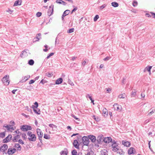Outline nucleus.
Returning <instances> with one entry per match:
<instances>
[{"instance_id": "1", "label": "nucleus", "mask_w": 155, "mask_h": 155, "mask_svg": "<svg viewBox=\"0 0 155 155\" xmlns=\"http://www.w3.org/2000/svg\"><path fill=\"white\" fill-rule=\"evenodd\" d=\"M27 135L28 136V139L31 141H35L36 140V137L35 134H33L30 131H28L27 132Z\"/></svg>"}, {"instance_id": "2", "label": "nucleus", "mask_w": 155, "mask_h": 155, "mask_svg": "<svg viewBox=\"0 0 155 155\" xmlns=\"http://www.w3.org/2000/svg\"><path fill=\"white\" fill-rule=\"evenodd\" d=\"M20 129L23 131H27L29 130H31L32 127L30 126L24 125L21 126Z\"/></svg>"}, {"instance_id": "3", "label": "nucleus", "mask_w": 155, "mask_h": 155, "mask_svg": "<svg viewBox=\"0 0 155 155\" xmlns=\"http://www.w3.org/2000/svg\"><path fill=\"white\" fill-rule=\"evenodd\" d=\"M2 81L5 85H8L10 82L9 75H5L2 78Z\"/></svg>"}, {"instance_id": "4", "label": "nucleus", "mask_w": 155, "mask_h": 155, "mask_svg": "<svg viewBox=\"0 0 155 155\" xmlns=\"http://www.w3.org/2000/svg\"><path fill=\"white\" fill-rule=\"evenodd\" d=\"M88 137L86 136H84L82 138V141L84 146H88L89 145V141Z\"/></svg>"}, {"instance_id": "5", "label": "nucleus", "mask_w": 155, "mask_h": 155, "mask_svg": "<svg viewBox=\"0 0 155 155\" xmlns=\"http://www.w3.org/2000/svg\"><path fill=\"white\" fill-rule=\"evenodd\" d=\"M111 146L113 148L112 150L113 151L116 152L119 150V147L118 146L117 143L112 144Z\"/></svg>"}, {"instance_id": "6", "label": "nucleus", "mask_w": 155, "mask_h": 155, "mask_svg": "<svg viewBox=\"0 0 155 155\" xmlns=\"http://www.w3.org/2000/svg\"><path fill=\"white\" fill-rule=\"evenodd\" d=\"M113 108L115 110L118 111H121L122 108L121 106L117 104H115L113 105Z\"/></svg>"}, {"instance_id": "7", "label": "nucleus", "mask_w": 155, "mask_h": 155, "mask_svg": "<svg viewBox=\"0 0 155 155\" xmlns=\"http://www.w3.org/2000/svg\"><path fill=\"white\" fill-rule=\"evenodd\" d=\"M53 8L54 6L53 5L49 6L48 12V15L49 16H51L53 12Z\"/></svg>"}, {"instance_id": "8", "label": "nucleus", "mask_w": 155, "mask_h": 155, "mask_svg": "<svg viewBox=\"0 0 155 155\" xmlns=\"http://www.w3.org/2000/svg\"><path fill=\"white\" fill-rule=\"evenodd\" d=\"M8 147L7 145L4 144L3 146H2L0 147V151L4 152L8 149Z\"/></svg>"}, {"instance_id": "9", "label": "nucleus", "mask_w": 155, "mask_h": 155, "mask_svg": "<svg viewBox=\"0 0 155 155\" xmlns=\"http://www.w3.org/2000/svg\"><path fill=\"white\" fill-rule=\"evenodd\" d=\"M3 127L7 128V129L9 131H12L14 130V129L12 125H8L6 126L4 125Z\"/></svg>"}, {"instance_id": "10", "label": "nucleus", "mask_w": 155, "mask_h": 155, "mask_svg": "<svg viewBox=\"0 0 155 155\" xmlns=\"http://www.w3.org/2000/svg\"><path fill=\"white\" fill-rule=\"evenodd\" d=\"M12 137L11 135H8L3 140V142L4 143H6L10 141Z\"/></svg>"}, {"instance_id": "11", "label": "nucleus", "mask_w": 155, "mask_h": 155, "mask_svg": "<svg viewBox=\"0 0 155 155\" xmlns=\"http://www.w3.org/2000/svg\"><path fill=\"white\" fill-rule=\"evenodd\" d=\"M88 138L90 139L91 141L93 143H94L96 140V137L93 135H88Z\"/></svg>"}, {"instance_id": "12", "label": "nucleus", "mask_w": 155, "mask_h": 155, "mask_svg": "<svg viewBox=\"0 0 155 155\" xmlns=\"http://www.w3.org/2000/svg\"><path fill=\"white\" fill-rule=\"evenodd\" d=\"M135 152L136 151L135 149L133 147H130L128 151V153L130 155L132 154H134L135 153Z\"/></svg>"}, {"instance_id": "13", "label": "nucleus", "mask_w": 155, "mask_h": 155, "mask_svg": "<svg viewBox=\"0 0 155 155\" xmlns=\"http://www.w3.org/2000/svg\"><path fill=\"white\" fill-rule=\"evenodd\" d=\"M73 146L77 149H79V144L77 140H75L73 143Z\"/></svg>"}, {"instance_id": "14", "label": "nucleus", "mask_w": 155, "mask_h": 155, "mask_svg": "<svg viewBox=\"0 0 155 155\" xmlns=\"http://www.w3.org/2000/svg\"><path fill=\"white\" fill-rule=\"evenodd\" d=\"M103 138L102 136H98L97 137L96 140L97 141L98 144H101L102 143Z\"/></svg>"}, {"instance_id": "15", "label": "nucleus", "mask_w": 155, "mask_h": 155, "mask_svg": "<svg viewBox=\"0 0 155 155\" xmlns=\"http://www.w3.org/2000/svg\"><path fill=\"white\" fill-rule=\"evenodd\" d=\"M104 142L106 143H109L112 141V139L110 137H105L103 139Z\"/></svg>"}, {"instance_id": "16", "label": "nucleus", "mask_w": 155, "mask_h": 155, "mask_svg": "<svg viewBox=\"0 0 155 155\" xmlns=\"http://www.w3.org/2000/svg\"><path fill=\"white\" fill-rule=\"evenodd\" d=\"M16 150L15 148H9L8 150V154L9 155L12 154L15 152Z\"/></svg>"}, {"instance_id": "17", "label": "nucleus", "mask_w": 155, "mask_h": 155, "mask_svg": "<svg viewBox=\"0 0 155 155\" xmlns=\"http://www.w3.org/2000/svg\"><path fill=\"white\" fill-rule=\"evenodd\" d=\"M28 52V50H24L22 52V53L21 54V58H24L28 55L27 53Z\"/></svg>"}, {"instance_id": "18", "label": "nucleus", "mask_w": 155, "mask_h": 155, "mask_svg": "<svg viewBox=\"0 0 155 155\" xmlns=\"http://www.w3.org/2000/svg\"><path fill=\"white\" fill-rule=\"evenodd\" d=\"M37 132L38 137L40 138L42 137L43 133L40 129H37Z\"/></svg>"}, {"instance_id": "19", "label": "nucleus", "mask_w": 155, "mask_h": 155, "mask_svg": "<svg viewBox=\"0 0 155 155\" xmlns=\"http://www.w3.org/2000/svg\"><path fill=\"white\" fill-rule=\"evenodd\" d=\"M122 143L123 145L127 147H129L130 145V143L128 141H125L123 140L122 141Z\"/></svg>"}, {"instance_id": "20", "label": "nucleus", "mask_w": 155, "mask_h": 155, "mask_svg": "<svg viewBox=\"0 0 155 155\" xmlns=\"http://www.w3.org/2000/svg\"><path fill=\"white\" fill-rule=\"evenodd\" d=\"M68 153V152L67 148H65L64 150H62L60 153L61 155H67Z\"/></svg>"}, {"instance_id": "21", "label": "nucleus", "mask_w": 155, "mask_h": 155, "mask_svg": "<svg viewBox=\"0 0 155 155\" xmlns=\"http://www.w3.org/2000/svg\"><path fill=\"white\" fill-rule=\"evenodd\" d=\"M63 81V79L62 78H60L57 79L55 81V84H59L62 83Z\"/></svg>"}, {"instance_id": "22", "label": "nucleus", "mask_w": 155, "mask_h": 155, "mask_svg": "<svg viewBox=\"0 0 155 155\" xmlns=\"http://www.w3.org/2000/svg\"><path fill=\"white\" fill-rule=\"evenodd\" d=\"M101 155H108L107 151L105 149L101 150Z\"/></svg>"}, {"instance_id": "23", "label": "nucleus", "mask_w": 155, "mask_h": 155, "mask_svg": "<svg viewBox=\"0 0 155 155\" xmlns=\"http://www.w3.org/2000/svg\"><path fill=\"white\" fill-rule=\"evenodd\" d=\"M150 110L151 111L148 113V115L150 116L153 114L155 112V109L152 108Z\"/></svg>"}, {"instance_id": "24", "label": "nucleus", "mask_w": 155, "mask_h": 155, "mask_svg": "<svg viewBox=\"0 0 155 155\" xmlns=\"http://www.w3.org/2000/svg\"><path fill=\"white\" fill-rule=\"evenodd\" d=\"M21 0H18L16 1L14 3V5H21Z\"/></svg>"}, {"instance_id": "25", "label": "nucleus", "mask_w": 155, "mask_h": 155, "mask_svg": "<svg viewBox=\"0 0 155 155\" xmlns=\"http://www.w3.org/2000/svg\"><path fill=\"white\" fill-rule=\"evenodd\" d=\"M15 147L17 148L18 150L20 151L21 150V146L19 143L15 144L14 146Z\"/></svg>"}, {"instance_id": "26", "label": "nucleus", "mask_w": 155, "mask_h": 155, "mask_svg": "<svg viewBox=\"0 0 155 155\" xmlns=\"http://www.w3.org/2000/svg\"><path fill=\"white\" fill-rule=\"evenodd\" d=\"M70 11L69 10H67L65 11L63 14V16L65 17L68 15L70 13Z\"/></svg>"}, {"instance_id": "27", "label": "nucleus", "mask_w": 155, "mask_h": 155, "mask_svg": "<svg viewBox=\"0 0 155 155\" xmlns=\"http://www.w3.org/2000/svg\"><path fill=\"white\" fill-rule=\"evenodd\" d=\"M103 115L104 117H106L108 114V111L106 109H104L103 110Z\"/></svg>"}, {"instance_id": "28", "label": "nucleus", "mask_w": 155, "mask_h": 155, "mask_svg": "<svg viewBox=\"0 0 155 155\" xmlns=\"http://www.w3.org/2000/svg\"><path fill=\"white\" fill-rule=\"evenodd\" d=\"M41 34L40 33H39L37 34L35 38L34 39H37V40H35V41H38L41 38H39V37H41Z\"/></svg>"}, {"instance_id": "29", "label": "nucleus", "mask_w": 155, "mask_h": 155, "mask_svg": "<svg viewBox=\"0 0 155 155\" xmlns=\"http://www.w3.org/2000/svg\"><path fill=\"white\" fill-rule=\"evenodd\" d=\"M111 5L114 7H117L118 6V4L116 2H114L111 3Z\"/></svg>"}, {"instance_id": "30", "label": "nucleus", "mask_w": 155, "mask_h": 155, "mask_svg": "<svg viewBox=\"0 0 155 155\" xmlns=\"http://www.w3.org/2000/svg\"><path fill=\"white\" fill-rule=\"evenodd\" d=\"M152 68V66H148L147 67H146L145 69V70H146L147 71L149 72L150 74V70Z\"/></svg>"}, {"instance_id": "31", "label": "nucleus", "mask_w": 155, "mask_h": 155, "mask_svg": "<svg viewBox=\"0 0 155 155\" xmlns=\"http://www.w3.org/2000/svg\"><path fill=\"white\" fill-rule=\"evenodd\" d=\"M136 90L135 89L133 90L131 92V97H134L136 96Z\"/></svg>"}, {"instance_id": "32", "label": "nucleus", "mask_w": 155, "mask_h": 155, "mask_svg": "<svg viewBox=\"0 0 155 155\" xmlns=\"http://www.w3.org/2000/svg\"><path fill=\"white\" fill-rule=\"evenodd\" d=\"M34 63V61L32 59L28 61V64L30 65H32Z\"/></svg>"}, {"instance_id": "33", "label": "nucleus", "mask_w": 155, "mask_h": 155, "mask_svg": "<svg viewBox=\"0 0 155 155\" xmlns=\"http://www.w3.org/2000/svg\"><path fill=\"white\" fill-rule=\"evenodd\" d=\"M33 110L34 112L36 114H40V111L39 109H35L33 108Z\"/></svg>"}, {"instance_id": "34", "label": "nucleus", "mask_w": 155, "mask_h": 155, "mask_svg": "<svg viewBox=\"0 0 155 155\" xmlns=\"http://www.w3.org/2000/svg\"><path fill=\"white\" fill-rule=\"evenodd\" d=\"M49 126L51 128L53 129L54 128H55L56 129L57 128V126L53 124H49Z\"/></svg>"}, {"instance_id": "35", "label": "nucleus", "mask_w": 155, "mask_h": 155, "mask_svg": "<svg viewBox=\"0 0 155 155\" xmlns=\"http://www.w3.org/2000/svg\"><path fill=\"white\" fill-rule=\"evenodd\" d=\"M74 29L73 28L70 29L67 31L68 33H70L73 32L74 31Z\"/></svg>"}, {"instance_id": "36", "label": "nucleus", "mask_w": 155, "mask_h": 155, "mask_svg": "<svg viewBox=\"0 0 155 155\" xmlns=\"http://www.w3.org/2000/svg\"><path fill=\"white\" fill-rule=\"evenodd\" d=\"M126 97V95L124 94L119 95L118 97L120 98H124Z\"/></svg>"}, {"instance_id": "37", "label": "nucleus", "mask_w": 155, "mask_h": 155, "mask_svg": "<svg viewBox=\"0 0 155 155\" xmlns=\"http://www.w3.org/2000/svg\"><path fill=\"white\" fill-rule=\"evenodd\" d=\"M21 135L24 140H26L27 138V137L26 134L25 133H22L21 134Z\"/></svg>"}, {"instance_id": "38", "label": "nucleus", "mask_w": 155, "mask_h": 155, "mask_svg": "<svg viewBox=\"0 0 155 155\" xmlns=\"http://www.w3.org/2000/svg\"><path fill=\"white\" fill-rule=\"evenodd\" d=\"M19 135H16L14 137V138L12 140L14 142L17 141V139L18 138H19Z\"/></svg>"}, {"instance_id": "39", "label": "nucleus", "mask_w": 155, "mask_h": 155, "mask_svg": "<svg viewBox=\"0 0 155 155\" xmlns=\"http://www.w3.org/2000/svg\"><path fill=\"white\" fill-rule=\"evenodd\" d=\"M72 155H77V152L76 150H74L71 151Z\"/></svg>"}, {"instance_id": "40", "label": "nucleus", "mask_w": 155, "mask_h": 155, "mask_svg": "<svg viewBox=\"0 0 155 155\" xmlns=\"http://www.w3.org/2000/svg\"><path fill=\"white\" fill-rule=\"evenodd\" d=\"M44 138L46 139H50V136L48 135L47 134H45L44 136Z\"/></svg>"}, {"instance_id": "41", "label": "nucleus", "mask_w": 155, "mask_h": 155, "mask_svg": "<svg viewBox=\"0 0 155 155\" xmlns=\"http://www.w3.org/2000/svg\"><path fill=\"white\" fill-rule=\"evenodd\" d=\"M34 104L35 105H33L32 106V107L33 108H37L38 105V102H35L34 103Z\"/></svg>"}, {"instance_id": "42", "label": "nucleus", "mask_w": 155, "mask_h": 155, "mask_svg": "<svg viewBox=\"0 0 155 155\" xmlns=\"http://www.w3.org/2000/svg\"><path fill=\"white\" fill-rule=\"evenodd\" d=\"M5 136V132H3L0 133V137L3 138Z\"/></svg>"}, {"instance_id": "43", "label": "nucleus", "mask_w": 155, "mask_h": 155, "mask_svg": "<svg viewBox=\"0 0 155 155\" xmlns=\"http://www.w3.org/2000/svg\"><path fill=\"white\" fill-rule=\"evenodd\" d=\"M56 2L59 4H61L63 3H65V2L61 0H57L56 1Z\"/></svg>"}, {"instance_id": "44", "label": "nucleus", "mask_w": 155, "mask_h": 155, "mask_svg": "<svg viewBox=\"0 0 155 155\" xmlns=\"http://www.w3.org/2000/svg\"><path fill=\"white\" fill-rule=\"evenodd\" d=\"M99 17L98 15H95V17L94 18V21H96L99 18Z\"/></svg>"}, {"instance_id": "45", "label": "nucleus", "mask_w": 155, "mask_h": 155, "mask_svg": "<svg viewBox=\"0 0 155 155\" xmlns=\"http://www.w3.org/2000/svg\"><path fill=\"white\" fill-rule=\"evenodd\" d=\"M68 82L71 86H74V85L73 82L70 79H68Z\"/></svg>"}, {"instance_id": "46", "label": "nucleus", "mask_w": 155, "mask_h": 155, "mask_svg": "<svg viewBox=\"0 0 155 155\" xmlns=\"http://www.w3.org/2000/svg\"><path fill=\"white\" fill-rule=\"evenodd\" d=\"M54 54V53H51L50 54H48V56H47L46 58L47 59H48L50 57L53 56Z\"/></svg>"}, {"instance_id": "47", "label": "nucleus", "mask_w": 155, "mask_h": 155, "mask_svg": "<svg viewBox=\"0 0 155 155\" xmlns=\"http://www.w3.org/2000/svg\"><path fill=\"white\" fill-rule=\"evenodd\" d=\"M106 5H106L105 4H104L103 5H101V6L100 7V10L103 9L106 6Z\"/></svg>"}, {"instance_id": "48", "label": "nucleus", "mask_w": 155, "mask_h": 155, "mask_svg": "<svg viewBox=\"0 0 155 155\" xmlns=\"http://www.w3.org/2000/svg\"><path fill=\"white\" fill-rule=\"evenodd\" d=\"M76 135L78 136H77V139L78 138H79V137H80V135L79 134H78V133H77V134H73L71 136V137H72L73 136H76Z\"/></svg>"}, {"instance_id": "49", "label": "nucleus", "mask_w": 155, "mask_h": 155, "mask_svg": "<svg viewBox=\"0 0 155 155\" xmlns=\"http://www.w3.org/2000/svg\"><path fill=\"white\" fill-rule=\"evenodd\" d=\"M117 153H119L120 154H124V152L122 150H119L117 152Z\"/></svg>"}, {"instance_id": "50", "label": "nucleus", "mask_w": 155, "mask_h": 155, "mask_svg": "<svg viewBox=\"0 0 155 155\" xmlns=\"http://www.w3.org/2000/svg\"><path fill=\"white\" fill-rule=\"evenodd\" d=\"M91 152H92V151L91 150L90 151H87L85 153V155H91Z\"/></svg>"}, {"instance_id": "51", "label": "nucleus", "mask_w": 155, "mask_h": 155, "mask_svg": "<svg viewBox=\"0 0 155 155\" xmlns=\"http://www.w3.org/2000/svg\"><path fill=\"white\" fill-rule=\"evenodd\" d=\"M137 5V2L136 1H134L133 2V5L135 7Z\"/></svg>"}, {"instance_id": "52", "label": "nucleus", "mask_w": 155, "mask_h": 155, "mask_svg": "<svg viewBox=\"0 0 155 155\" xmlns=\"http://www.w3.org/2000/svg\"><path fill=\"white\" fill-rule=\"evenodd\" d=\"M41 14L42 13L41 12H38L36 13V15L37 17H40L41 15Z\"/></svg>"}, {"instance_id": "53", "label": "nucleus", "mask_w": 155, "mask_h": 155, "mask_svg": "<svg viewBox=\"0 0 155 155\" xmlns=\"http://www.w3.org/2000/svg\"><path fill=\"white\" fill-rule=\"evenodd\" d=\"M30 77L29 75H27L24 77V79L25 80V81H26Z\"/></svg>"}, {"instance_id": "54", "label": "nucleus", "mask_w": 155, "mask_h": 155, "mask_svg": "<svg viewBox=\"0 0 155 155\" xmlns=\"http://www.w3.org/2000/svg\"><path fill=\"white\" fill-rule=\"evenodd\" d=\"M33 88V87L31 85L28 86L27 87L26 89L28 90H31Z\"/></svg>"}, {"instance_id": "55", "label": "nucleus", "mask_w": 155, "mask_h": 155, "mask_svg": "<svg viewBox=\"0 0 155 155\" xmlns=\"http://www.w3.org/2000/svg\"><path fill=\"white\" fill-rule=\"evenodd\" d=\"M35 80H31L29 82V84H32L33 83H34V82H35Z\"/></svg>"}, {"instance_id": "56", "label": "nucleus", "mask_w": 155, "mask_h": 155, "mask_svg": "<svg viewBox=\"0 0 155 155\" xmlns=\"http://www.w3.org/2000/svg\"><path fill=\"white\" fill-rule=\"evenodd\" d=\"M15 132L16 134H18V135H20L21 134V133L18 130H16V131H15Z\"/></svg>"}, {"instance_id": "57", "label": "nucleus", "mask_w": 155, "mask_h": 155, "mask_svg": "<svg viewBox=\"0 0 155 155\" xmlns=\"http://www.w3.org/2000/svg\"><path fill=\"white\" fill-rule=\"evenodd\" d=\"M46 82V81H45V80L44 79H42L40 83H41L43 84H44Z\"/></svg>"}, {"instance_id": "58", "label": "nucleus", "mask_w": 155, "mask_h": 155, "mask_svg": "<svg viewBox=\"0 0 155 155\" xmlns=\"http://www.w3.org/2000/svg\"><path fill=\"white\" fill-rule=\"evenodd\" d=\"M18 142L19 143L22 144H23L24 143V142L21 139H19L18 140Z\"/></svg>"}, {"instance_id": "59", "label": "nucleus", "mask_w": 155, "mask_h": 155, "mask_svg": "<svg viewBox=\"0 0 155 155\" xmlns=\"http://www.w3.org/2000/svg\"><path fill=\"white\" fill-rule=\"evenodd\" d=\"M78 8L77 7H75L73 9L71 12V14H72V13L74 12H75L77 9Z\"/></svg>"}, {"instance_id": "60", "label": "nucleus", "mask_w": 155, "mask_h": 155, "mask_svg": "<svg viewBox=\"0 0 155 155\" xmlns=\"http://www.w3.org/2000/svg\"><path fill=\"white\" fill-rule=\"evenodd\" d=\"M110 58L109 57H107L104 59V61H107L109 60Z\"/></svg>"}, {"instance_id": "61", "label": "nucleus", "mask_w": 155, "mask_h": 155, "mask_svg": "<svg viewBox=\"0 0 155 155\" xmlns=\"http://www.w3.org/2000/svg\"><path fill=\"white\" fill-rule=\"evenodd\" d=\"M150 121L149 120H145L143 123V124L145 125L148 123Z\"/></svg>"}, {"instance_id": "62", "label": "nucleus", "mask_w": 155, "mask_h": 155, "mask_svg": "<svg viewBox=\"0 0 155 155\" xmlns=\"http://www.w3.org/2000/svg\"><path fill=\"white\" fill-rule=\"evenodd\" d=\"M86 97H87V98H89L90 99L91 98V96L90 95V94H87L86 95Z\"/></svg>"}, {"instance_id": "63", "label": "nucleus", "mask_w": 155, "mask_h": 155, "mask_svg": "<svg viewBox=\"0 0 155 155\" xmlns=\"http://www.w3.org/2000/svg\"><path fill=\"white\" fill-rule=\"evenodd\" d=\"M106 89H107V92L108 93H109L111 90V89H110V88H106Z\"/></svg>"}, {"instance_id": "64", "label": "nucleus", "mask_w": 155, "mask_h": 155, "mask_svg": "<svg viewBox=\"0 0 155 155\" xmlns=\"http://www.w3.org/2000/svg\"><path fill=\"white\" fill-rule=\"evenodd\" d=\"M73 117L76 120H79V121L80 120V119L77 117L75 116V115H73Z\"/></svg>"}]
</instances>
